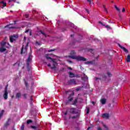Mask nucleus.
<instances>
[{
    "mask_svg": "<svg viewBox=\"0 0 130 130\" xmlns=\"http://www.w3.org/2000/svg\"><path fill=\"white\" fill-rule=\"evenodd\" d=\"M70 55L68 56V57L69 58H72V59H76V60H78V61H86L87 58L81 56L80 55L76 56V54H77V53L75 51V50H72L70 53Z\"/></svg>",
    "mask_w": 130,
    "mask_h": 130,
    "instance_id": "nucleus-1",
    "label": "nucleus"
},
{
    "mask_svg": "<svg viewBox=\"0 0 130 130\" xmlns=\"http://www.w3.org/2000/svg\"><path fill=\"white\" fill-rule=\"evenodd\" d=\"M1 47L0 48V49H7V48H11V45H10L9 43H7L4 41L1 43Z\"/></svg>",
    "mask_w": 130,
    "mask_h": 130,
    "instance_id": "nucleus-2",
    "label": "nucleus"
},
{
    "mask_svg": "<svg viewBox=\"0 0 130 130\" xmlns=\"http://www.w3.org/2000/svg\"><path fill=\"white\" fill-rule=\"evenodd\" d=\"M68 84L69 85H78V82H77V81H76V79H72L68 81Z\"/></svg>",
    "mask_w": 130,
    "mask_h": 130,
    "instance_id": "nucleus-3",
    "label": "nucleus"
},
{
    "mask_svg": "<svg viewBox=\"0 0 130 130\" xmlns=\"http://www.w3.org/2000/svg\"><path fill=\"white\" fill-rule=\"evenodd\" d=\"M69 48H77V45H76V42H72L69 44L68 45Z\"/></svg>",
    "mask_w": 130,
    "mask_h": 130,
    "instance_id": "nucleus-4",
    "label": "nucleus"
},
{
    "mask_svg": "<svg viewBox=\"0 0 130 130\" xmlns=\"http://www.w3.org/2000/svg\"><path fill=\"white\" fill-rule=\"evenodd\" d=\"M68 110L69 111L70 113H71L72 114H77V113H78V112L76 113V108H75L68 109Z\"/></svg>",
    "mask_w": 130,
    "mask_h": 130,
    "instance_id": "nucleus-5",
    "label": "nucleus"
},
{
    "mask_svg": "<svg viewBox=\"0 0 130 130\" xmlns=\"http://www.w3.org/2000/svg\"><path fill=\"white\" fill-rule=\"evenodd\" d=\"M78 77H79V75L75 74V73L73 72H69V77L71 78V79H73V78H77Z\"/></svg>",
    "mask_w": 130,
    "mask_h": 130,
    "instance_id": "nucleus-6",
    "label": "nucleus"
},
{
    "mask_svg": "<svg viewBox=\"0 0 130 130\" xmlns=\"http://www.w3.org/2000/svg\"><path fill=\"white\" fill-rule=\"evenodd\" d=\"M52 62H53V67H51V70H54L55 69V68H56V66H55L56 64H57V62L56 61H55L56 59H52Z\"/></svg>",
    "mask_w": 130,
    "mask_h": 130,
    "instance_id": "nucleus-7",
    "label": "nucleus"
},
{
    "mask_svg": "<svg viewBox=\"0 0 130 130\" xmlns=\"http://www.w3.org/2000/svg\"><path fill=\"white\" fill-rule=\"evenodd\" d=\"M0 5L1 6V8L4 9V8L7 7V2H6L5 0H2L0 2Z\"/></svg>",
    "mask_w": 130,
    "mask_h": 130,
    "instance_id": "nucleus-8",
    "label": "nucleus"
},
{
    "mask_svg": "<svg viewBox=\"0 0 130 130\" xmlns=\"http://www.w3.org/2000/svg\"><path fill=\"white\" fill-rule=\"evenodd\" d=\"M74 95H75V93L73 92L72 93L69 94V96H68V100H69V101H73V100H74Z\"/></svg>",
    "mask_w": 130,
    "mask_h": 130,
    "instance_id": "nucleus-9",
    "label": "nucleus"
},
{
    "mask_svg": "<svg viewBox=\"0 0 130 130\" xmlns=\"http://www.w3.org/2000/svg\"><path fill=\"white\" fill-rule=\"evenodd\" d=\"M32 60V55H31V53H29V55L28 56V57L27 59L26 60V61L27 62V67H29L30 65V62Z\"/></svg>",
    "mask_w": 130,
    "mask_h": 130,
    "instance_id": "nucleus-10",
    "label": "nucleus"
},
{
    "mask_svg": "<svg viewBox=\"0 0 130 130\" xmlns=\"http://www.w3.org/2000/svg\"><path fill=\"white\" fill-rule=\"evenodd\" d=\"M82 40H83V36L80 34H78L77 38L76 40V41H77V42H80Z\"/></svg>",
    "mask_w": 130,
    "mask_h": 130,
    "instance_id": "nucleus-11",
    "label": "nucleus"
},
{
    "mask_svg": "<svg viewBox=\"0 0 130 130\" xmlns=\"http://www.w3.org/2000/svg\"><path fill=\"white\" fill-rule=\"evenodd\" d=\"M9 94V92H8V90H7V88L6 89H5V92L4 94H3V96L4 99H5V100H7V99H8V94Z\"/></svg>",
    "mask_w": 130,
    "mask_h": 130,
    "instance_id": "nucleus-12",
    "label": "nucleus"
},
{
    "mask_svg": "<svg viewBox=\"0 0 130 130\" xmlns=\"http://www.w3.org/2000/svg\"><path fill=\"white\" fill-rule=\"evenodd\" d=\"M15 38H18V36H11L10 37V42H14V40H15Z\"/></svg>",
    "mask_w": 130,
    "mask_h": 130,
    "instance_id": "nucleus-13",
    "label": "nucleus"
},
{
    "mask_svg": "<svg viewBox=\"0 0 130 130\" xmlns=\"http://www.w3.org/2000/svg\"><path fill=\"white\" fill-rule=\"evenodd\" d=\"M103 117L108 119L109 118V114L106 113L103 114Z\"/></svg>",
    "mask_w": 130,
    "mask_h": 130,
    "instance_id": "nucleus-14",
    "label": "nucleus"
},
{
    "mask_svg": "<svg viewBox=\"0 0 130 130\" xmlns=\"http://www.w3.org/2000/svg\"><path fill=\"white\" fill-rule=\"evenodd\" d=\"M101 103L103 105H104V104H105V103H106V99H102L101 100Z\"/></svg>",
    "mask_w": 130,
    "mask_h": 130,
    "instance_id": "nucleus-15",
    "label": "nucleus"
},
{
    "mask_svg": "<svg viewBox=\"0 0 130 130\" xmlns=\"http://www.w3.org/2000/svg\"><path fill=\"white\" fill-rule=\"evenodd\" d=\"M87 51V52H90V53L94 55V53H95V49H88Z\"/></svg>",
    "mask_w": 130,
    "mask_h": 130,
    "instance_id": "nucleus-16",
    "label": "nucleus"
},
{
    "mask_svg": "<svg viewBox=\"0 0 130 130\" xmlns=\"http://www.w3.org/2000/svg\"><path fill=\"white\" fill-rule=\"evenodd\" d=\"M11 25L12 24L7 25L5 26V28H7L8 27H9V29H15L16 28V27H14V26H11Z\"/></svg>",
    "mask_w": 130,
    "mask_h": 130,
    "instance_id": "nucleus-17",
    "label": "nucleus"
},
{
    "mask_svg": "<svg viewBox=\"0 0 130 130\" xmlns=\"http://www.w3.org/2000/svg\"><path fill=\"white\" fill-rule=\"evenodd\" d=\"M45 57H46V58H47V59H51V60L53 59L51 57H49V54H45Z\"/></svg>",
    "mask_w": 130,
    "mask_h": 130,
    "instance_id": "nucleus-18",
    "label": "nucleus"
},
{
    "mask_svg": "<svg viewBox=\"0 0 130 130\" xmlns=\"http://www.w3.org/2000/svg\"><path fill=\"white\" fill-rule=\"evenodd\" d=\"M107 78V76L106 75V74H105V73H103V74H102V78H103V80H106Z\"/></svg>",
    "mask_w": 130,
    "mask_h": 130,
    "instance_id": "nucleus-19",
    "label": "nucleus"
},
{
    "mask_svg": "<svg viewBox=\"0 0 130 130\" xmlns=\"http://www.w3.org/2000/svg\"><path fill=\"white\" fill-rule=\"evenodd\" d=\"M126 62H129L130 61V55L128 54L127 56V58L125 59Z\"/></svg>",
    "mask_w": 130,
    "mask_h": 130,
    "instance_id": "nucleus-20",
    "label": "nucleus"
},
{
    "mask_svg": "<svg viewBox=\"0 0 130 130\" xmlns=\"http://www.w3.org/2000/svg\"><path fill=\"white\" fill-rule=\"evenodd\" d=\"M21 96V93L20 92H18L17 93H16L15 95L16 98L17 99H19Z\"/></svg>",
    "mask_w": 130,
    "mask_h": 130,
    "instance_id": "nucleus-21",
    "label": "nucleus"
},
{
    "mask_svg": "<svg viewBox=\"0 0 130 130\" xmlns=\"http://www.w3.org/2000/svg\"><path fill=\"white\" fill-rule=\"evenodd\" d=\"M77 103L78 99H76L72 102V105H76V104H77Z\"/></svg>",
    "mask_w": 130,
    "mask_h": 130,
    "instance_id": "nucleus-22",
    "label": "nucleus"
},
{
    "mask_svg": "<svg viewBox=\"0 0 130 130\" xmlns=\"http://www.w3.org/2000/svg\"><path fill=\"white\" fill-rule=\"evenodd\" d=\"M40 32L41 34H42L43 35H44V36H45V37H47V36L46 35V34H45V32H44V31L40 30Z\"/></svg>",
    "mask_w": 130,
    "mask_h": 130,
    "instance_id": "nucleus-23",
    "label": "nucleus"
},
{
    "mask_svg": "<svg viewBox=\"0 0 130 130\" xmlns=\"http://www.w3.org/2000/svg\"><path fill=\"white\" fill-rule=\"evenodd\" d=\"M70 102H72V101H69V100H68L65 103V105H69L70 104Z\"/></svg>",
    "mask_w": 130,
    "mask_h": 130,
    "instance_id": "nucleus-24",
    "label": "nucleus"
},
{
    "mask_svg": "<svg viewBox=\"0 0 130 130\" xmlns=\"http://www.w3.org/2000/svg\"><path fill=\"white\" fill-rule=\"evenodd\" d=\"M30 127L32 129H37V128H38V129L39 128L38 127H37L36 126H34V125H30Z\"/></svg>",
    "mask_w": 130,
    "mask_h": 130,
    "instance_id": "nucleus-25",
    "label": "nucleus"
},
{
    "mask_svg": "<svg viewBox=\"0 0 130 130\" xmlns=\"http://www.w3.org/2000/svg\"><path fill=\"white\" fill-rule=\"evenodd\" d=\"M25 85L26 87V88H30V85H29V84H28V82L25 81Z\"/></svg>",
    "mask_w": 130,
    "mask_h": 130,
    "instance_id": "nucleus-26",
    "label": "nucleus"
},
{
    "mask_svg": "<svg viewBox=\"0 0 130 130\" xmlns=\"http://www.w3.org/2000/svg\"><path fill=\"white\" fill-rule=\"evenodd\" d=\"M36 44L37 45H39V46H40V45H42V43H41V42H36Z\"/></svg>",
    "mask_w": 130,
    "mask_h": 130,
    "instance_id": "nucleus-27",
    "label": "nucleus"
},
{
    "mask_svg": "<svg viewBox=\"0 0 130 130\" xmlns=\"http://www.w3.org/2000/svg\"><path fill=\"white\" fill-rule=\"evenodd\" d=\"M107 75L110 78L111 77H112V74H111V73L108 72L107 73Z\"/></svg>",
    "mask_w": 130,
    "mask_h": 130,
    "instance_id": "nucleus-28",
    "label": "nucleus"
},
{
    "mask_svg": "<svg viewBox=\"0 0 130 130\" xmlns=\"http://www.w3.org/2000/svg\"><path fill=\"white\" fill-rule=\"evenodd\" d=\"M32 122H33V121H32V120H28L27 121H26V123L27 124H29V123H32Z\"/></svg>",
    "mask_w": 130,
    "mask_h": 130,
    "instance_id": "nucleus-29",
    "label": "nucleus"
},
{
    "mask_svg": "<svg viewBox=\"0 0 130 130\" xmlns=\"http://www.w3.org/2000/svg\"><path fill=\"white\" fill-rule=\"evenodd\" d=\"M115 8L116 9V10H117V11H118V12H120V9H119V8H118V7H117V6L116 5H114Z\"/></svg>",
    "mask_w": 130,
    "mask_h": 130,
    "instance_id": "nucleus-30",
    "label": "nucleus"
},
{
    "mask_svg": "<svg viewBox=\"0 0 130 130\" xmlns=\"http://www.w3.org/2000/svg\"><path fill=\"white\" fill-rule=\"evenodd\" d=\"M4 110H3L1 113H0V119L2 118V116L4 115Z\"/></svg>",
    "mask_w": 130,
    "mask_h": 130,
    "instance_id": "nucleus-31",
    "label": "nucleus"
},
{
    "mask_svg": "<svg viewBox=\"0 0 130 130\" xmlns=\"http://www.w3.org/2000/svg\"><path fill=\"white\" fill-rule=\"evenodd\" d=\"M25 125L24 124H22L21 127V130H25Z\"/></svg>",
    "mask_w": 130,
    "mask_h": 130,
    "instance_id": "nucleus-32",
    "label": "nucleus"
},
{
    "mask_svg": "<svg viewBox=\"0 0 130 130\" xmlns=\"http://www.w3.org/2000/svg\"><path fill=\"white\" fill-rule=\"evenodd\" d=\"M118 46L121 49H126L125 47H123L122 46H121L119 44H118Z\"/></svg>",
    "mask_w": 130,
    "mask_h": 130,
    "instance_id": "nucleus-33",
    "label": "nucleus"
},
{
    "mask_svg": "<svg viewBox=\"0 0 130 130\" xmlns=\"http://www.w3.org/2000/svg\"><path fill=\"white\" fill-rule=\"evenodd\" d=\"M78 117H79V115H77L76 116H73L72 117V118H73V119H75V118H78Z\"/></svg>",
    "mask_w": 130,
    "mask_h": 130,
    "instance_id": "nucleus-34",
    "label": "nucleus"
},
{
    "mask_svg": "<svg viewBox=\"0 0 130 130\" xmlns=\"http://www.w3.org/2000/svg\"><path fill=\"white\" fill-rule=\"evenodd\" d=\"M9 124H10V123H9V121H8L5 123V125L6 127H7L9 126Z\"/></svg>",
    "mask_w": 130,
    "mask_h": 130,
    "instance_id": "nucleus-35",
    "label": "nucleus"
},
{
    "mask_svg": "<svg viewBox=\"0 0 130 130\" xmlns=\"http://www.w3.org/2000/svg\"><path fill=\"white\" fill-rule=\"evenodd\" d=\"M89 112H90V108H87L86 114H89Z\"/></svg>",
    "mask_w": 130,
    "mask_h": 130,
    "instance_id": "nucleus-36",
    "label": "nucleus"
},
{
    "mask_svg": "<svg viewBox=\"0 0 130 130\" xmlns=\"http://www.w3.org/2000/svg\"><path fill=\"white\" fill-rule=\"evenodd\" d=\"M88 3H89V5H91L92 4V2H93V0H86Z\"/></svg>",
    "mask_w": 130,
    "mask_h": 130,
    "instance_id": "nucleus-37",
    "label": "nucleus"
},
{
    "mask_svg": "<svg viewBox=\"0 0 130 130\" xmlns=\"http://www.w3.org/2000/svg\"><path fill=\"white\" fill-rule=\"evenodd\" d=\"M71 27L72 28L74 27V24H71L69 25L68 26V28H71Z\"/></svg>",
    "mask_w": 130,
    "mask_h": 130,
    "instance_id": "nucleus-38",
    "label": "nucleus"
},
{
    "mask_svg": "<svg viewBox=\"0 0 130 130\" xmlns=\"http://www.w3.org/2000/svg\"><path fill=\"white\" fill-rule=\"evenodd\" d=\"M67 61L68 62H69V63H73V61L71 60H69V59H67Z\"/></svg>",
    "mask_w": 130,
    "mask_h": 130,
    "instance_id": "nucleus-39",
    "label": "nucleus"
},
{
    "mask_svg": "<svg viewBox=\"0 0 130 130\" xmlns=\"http://www.w3.org/2000/svg\"><path fill=\"white\" fill-rule=\"evenodd\" d=\"M23 97H24V99H27V94L26 93H24L23 94Z\"/></svg>",
    "mask_w": 130,
    "mask_h": 130,
    "instance_id": "nucleus-40",
    "label": "nucleus"
},
{
    "mask_svg": "<svg viewBox=\"0 0 130 130\" xmlns=\"http://www.w3.org/2000/svg\"><path fill=\"white\" fill-rule=\"evenodd\" d=\"M98 23L99 24H101V25H102V26H105V24H103V23L101 21H99Z\"/></svg>",
    "mask_w": 130,
    "mask_h": 130,
    "instance_id": "nucleus-41",
    "label": "nucleus"
},
{
    "mask_svg": "<svg viewBox=\"0 0 130 130\" xmlns=\"http://www.w3.org/2000/svg\"><path fill=\"white\" fill-rule=\"evenodd\" d=\"M105 26V27H106V28H107V29H110V26H109V25H104Z\"/></svg>",
    "mask_w": 130,
    "mask_h": 130,
    "instance_id": "nucleus-42",
    "label": "nucleus"
},
{
    "mask_svg": "<svg viewBox=\"0 0 130 130\" xmlns=\"http://www.w3.org/2000/svg\"><path fill=\"white\" fill-rule=\"evenodd\" d=\"M6 50V49H0V52H5Z\"/></svg>",
    "mask_w": 130,
    "mask_h": 130,
    "instance_id": "nucleus-43",
    "label": "nucleus"
},
{
    "mask_svg": "<svg viewBox=\"0 0 130 130\" xmlns=\"http://www.w3.org/2000/svg\"><path fill=\"white\" fill-rule=\"evenodd\" d=\"M16 0H9L8 3H11V2H14V3H16Z\"/></svg>",
    "mask_w": 130,
    "mask_h": 130,
    "instance_id": "nucleus-44",
    "label": "nucleus"
},
{
    "mask_svg": "<svg viewBox=\"0 0 130 130\" xmlns=\"http://www.w3.org/2000/svg\"><path fill=\"white\" fill-rule=\"evenodd\" d=\"M29 14H25V17L26 18H29Z\"/></svg>",
    "mask_w": 130,
    "mask_h": 130,
    "instance_id": "nucleus-45",
    "label": "nucleus"
},
{
    "mask_svg": "<svg viewBox=\"0 0 130 130\" xmlns=\"http://www.w3.org/2000/svg\"><path fill=\"white\" fill-rule=\"evenodd\" d=\"M95 79L96 80V81H98V80H101V78H98V77H95Z\"/></svg>",
    "mask_w": 130,
    "mask_h": 130,
    "instance_id": "nucleus-46",
    "label": "nucleus"
},
{
    "mask_svg": "<svg viewBox=\"0 0 130 130\" xmlns=\"http://www.w3.org/2000/svg\"><path fill=\"white\" fill-rule=\"evenodd\" d=\"M84 78H85L86 80H88V76H87V75H86L85 74H84Z\"/></svg>",
    "mask_w": 130,
    "mask_h": 130,
    "instance_id": "nucleus-47",
    "label": "nucleus"
},
{
    "mask_svg": "<svg viewBox=\"0 0 130 130\" xmlns=\"http://www.w3.org/2000/svg\"><path fill=\"white\" fill-rule=\"evenodd\" d=\"M123 50L126 52V53H127V52H128V50L127 49H124Z\"/></svg>",
    "mask_w": 130,
    "mask_h": 130,
    "instance_id": "nucleus-48",
    "label": "nucleus"
},
{
    "mask_svg": "<svg viewBox=\"0 0 130 130\" xmlns=\"http://www.w3.org/2000/svg\"><path fill=\"white\" fill-rule=\"evenodd\" d=\"M125 12V8H123V9H122V13H123V12Z\"/></svg>",
    "mask_w": 130,
    "mask_h": 130,
    "instance_id": "nucleus-49",
    "label": "nucleus"
},
{
    "mask_svg": "<svg viewBox=\"0 0 130 130\" xmlns=\"http://www.w3.org/2000/svg\"><path fill=\"white\" fill-rule=\"evenodd\" d=\"M9 86V85H6V87H5V90H6V89H7V91H8V87Z\"/></svg>",
    "mask_w": 130,
    "mask_h": 130,
    "instance_id": "nucleus-50",
    "label": "nucleus"
},
{
    "mask_svg": "<svg viewBox=\"0 0 130 130\" xmlns=\"http://www.w3.org/2000/svg\"><path fill=\"white\" fill-rule=\"evenodd\" d=\"M28 45H29V43H27L26 44V46H25V49H27V47H28Z\"/></svg>",
    "mask_w": 130,
    "mask_h": 130,
    "instance_id": "nucleus-51",
    "label": "nucleus"
},
{
    "mask_svg": "<svg viewBox=\"0 0 130 130\" xmlns=\"http://www.w3.org/2000/svg\"><path fill=\"white\" fill-rule=\"evenodd\" d=\"M85 11L88 13V14H90V12H89V10L85 9Z\"/></svg>",
    "mask_w": 130,
    "mask_h": 130,
    "instance_id": "nucleus-52",
    "label": "nucleus"
},
{
    "mask_svg": "<svg viewBox=\"0 0 130 130\" xmlns=\"http://www.w3.org/2000/svg\"><path fill=\"white\" fill-rule=\"evenodd\" d=\"M98 130H102V128H101V127H98Z\"/></svg>",
    "mask_w": 130,
    "mask_h": 130,
    "instance_id": "nucleus-53",
    "label": "nucleus"
},
{
    "mask_svg": "<svg viewBox=\"0 0 130 130\" xmlns=\"http://www.w3.org/2000/svg\"><path fill=\"white\" fill-rule=\"evenodd\" d=\"M80 90H81V87L76 89V91H80Z\"/></svg>",
    "mask_w": 130,
    "mask_h": 130,
    "instance_id": "nucleus-54",
    "label": "nucleus"
},
{
    "mask_svg": "<svg viewBox=\"0 0 130 130\" xmlns=\"http://www.w3.org/2000/svg\"><path fill=\"white\" fill-rule=\"evenodd\" d=\"M54 49H51L50 50L48 51L49 52H51V51H54Z\"/></svg>",
    "mask_w": 130,
    "mask_h": 130,
    "instance_id": "nucleus-55",
    "label": "nucleus"
},
{
    "mask_svg": "<svg viewBox=\"0 0 130 130\" xmlns=\"http://www.w3.org/2000/svg\"><path fill=\"white\" fill-rule=\"evenodd\" d=\"M68 70H70L71 71H72L73 68H72L71 67H68Z\"/></svg>",
    "mask_w": 130,
    "mask_h": 130,
    "instance_id": "nucleus-56",
    "label": "nucleus"
},
{
    "mask_svg": "<svg viewBox=\"0 0 130 130\" xmlns=\"http://www.w3.org/2000/svg\"><path fill=\"white\" fill-rule=\"evenodd\" d=\"M68 111H69V110H67L66 112L64 113V115H67V114H68Z\"/></svg>",
    "mask_w": 130,
    "mask_h": 130,
    "instance_id": "nucleus-57",
    "label": "nucleus"
},
{
    "mask_svg": "<svg viewBox=\"0 0 130 130\" xmlns=\"http://www.w3.org/2000/svg\"><path fill=\"white\" fill-rule=\"evenodd\" d=\"M16 64H18V62H16V63H15L14 64H13V67H15V66H16Z\"/></svg>",
    "mask_w": 130,
    "mask_h": 130,
    "instance_id": "nucleus-58",
    "label": "nucleus"
},
{
    "mask_svg": "<svg viewBox=\"0 0 130 130\" xmlns=\"http://www.w3.org/2000/svg\"><path fill=\"white\" fill-rule=\"evenodd\" d=\"M104 10L105 11V12H106V13H108V11H107V8H105Z\"/></svg>",
    "mask_w": 130,
    "mask_h": 130,
    "instance_id": "nucleus-59",
    "label": "nucleus"
},
{
    "mask_svg": "<svg viewBox=\"0 0 130 130\" xmlns=\"http://www.w3.org/2000/svg\"><path fill=\"white\" fill-rule=\"evenodd\" d=\"M29 35H30V36H31V35H32V31H30V32H29Z\"/></svg>",
    "mask_w": 130,
    "mask_h": 130,
    "instance_id": "nucleus-60",
    "label": "nucleus"
},
{
    "mask_svg": "<svg viewBox=\"0 0 130 130\" xmlns=\"http://www.w3.org/2000/svg\"><path fill=\"white\" fill-rule=\"evenodd\" d=\"M27 32H29V29H26V30L25 31V33H27Z\"/></svg>",
    "mask_w": 130,
    "mask_h": 130,
    "instance_id": "nucleus-61",
    "label": "nucleus"
},
{
    "mask_svg": "<svg viewBox=\"0 0 130 130\" xmlns=\"http://www.w3.org/2000/svg\"><path fill=\"white\" fill-rule=\"evenodd\" d=\"M23 50H24L21 49V52H20L21 54H23Z\"/></svg>",
    "mask_w": 130,
    "mask_h": 130,
    "instance_id": "nucleus-62",
    "label": "nucleus"
},
{
    "mask_svg": "<svg viewBox=\"0 0 130 130\" xmlns=\"http://www.w3.org/2000/svg\"><path fill=\"white\" fill-rule=\"evenodd\" d=\"M109 23H111V24H112V23H113V22L111 21V20H109Z\"/></svg>",
    "mask_w": 130,
    "mask_h": 130,
    "instance_id": "nucleus-63",
    "label": "nucleus"
},
{
    "mask_svg": "<svg viewBox=\"0 0 130 130\" xmlns=\"http://www.w3.org/2000/svg\"><path fill=\"white\" fill-rule=\"evenodd\" d=\"M91 103H92L93 105H95V102H91Z\"/></svg>",
    "mask_w": 130,
    "mask_h": 130,
    "instance_id": "nucleus-64",
    "label": "nucleus"
}]
</instances>
